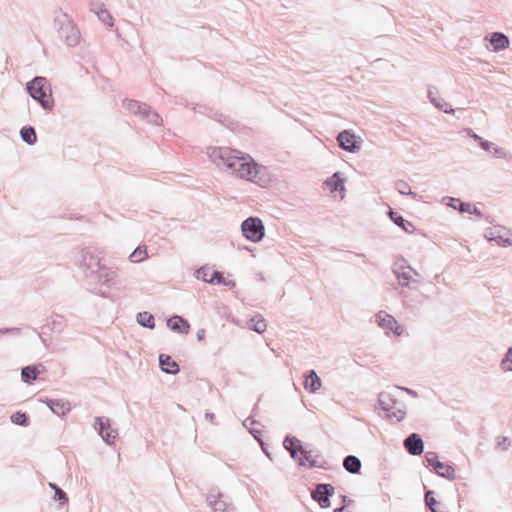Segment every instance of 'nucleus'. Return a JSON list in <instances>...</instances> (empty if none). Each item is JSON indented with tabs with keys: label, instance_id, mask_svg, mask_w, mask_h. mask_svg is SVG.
I'll list each match as a JSON object with an SVG mask.
<instances>
[{
	"label": "nucleus",
	"instance_id": "nucleus-1",
	"mask_svg": "<svg viewBox=\"0 0 512 512\" xmlns=\"http://www.w3.org/2000/svg\"><path fill=\"white\" fill-rule=\"evenodd\" d=\"M101 252L94 247H85L76 260L84 274L87 289L96 295L108 298L111 289H120L121 281L115 270L101 262Z\"/></svg>",
	"mask_w": 512,
	"mask_h": 512
},
{
	"label": "nucleus",
	"instance_id": "nucleus-2",
	"mask_svg": "<svg viewBox=\"0 0 512 512\" xmlns=\"http://www.w3.org/2000/svg\"><path fill=\"white\" fill-rule=\"evenodd\" d=\"M211 157L218 166L230 170L236 177L258 184L263 182L261 170L264 168L250 155L229 147H218L213 150Z\"/></svg>",
	"mask_w": 512,
	"mask_h": 512
},
{
	"label": "nucleus",
	"instance_id": "nucleus-3",
	"mask_svg": "<svg viewBox=\"0 0 512 512\" xmlns=\"http://www.w3.org/2000/svg\"><path fill=\"white\" fill-rule=\"evenodd\" d=\"M284 448L290 453L292 459L297 461L300 466L309 468H326V461L311 459V450L305 448L302 442L292 435H287L283 442Z\"/></svg>",
	"mask_w": 512,
	"mask_h": 512
},
{
	"label": "nucleus",
	"instance_id": "nucleus-4",
	"mask_svg": "<svg viewBox=\"0 0 512 512\" xmlns=\"http://www.w3.org/2000/svg\"><path fill=\"white\" fill-rule=\"evenodd\" d=\"M26 90L29 96L37 101L44 110H53L54 99L52 96V87L46 77L35 76L26 83Z\"/></svg>",
	"mask_w": 512,
	"mask_h": 512
},
{
	"label": "nucleus",
	"instance_id": "nucleus-5",
	"mask_svg": "<svg viewBox=\"0 0 512 512\" xmlns=\"http://www.w3.org/2000/svg\"><path fill=\"white\" fill-rule=\"evenodd\" d=\"M54 27L58 32L59 38L69 47H75L79 44L81 33L75 22L67 13L60 12L54 18Z\"/></svg>",
	"mask_w": 512,
	"mask_h": 512
},
{
	"label": "nucleus",
	"instance_id": "nucleus-6",
	"mask_svg": "<svg viewBox=\"0 0 512 512\" xmlns=\"http://www.w3.org/2000/svg\"><path fill=\"white\" fill-rule=\"evenodd\" d=\"M378 406L386 412L388 419L395 418L396 422H401L406 416L405 405L399 401L389 392L383 391L378 394Z\"/></svg>",
	"mask_w": 512,
	"mask_h": 512
},
{
	"label": "nucleus",
	"instance_id": "nucleus-7",
	"mask_svg": "<svg viewBox=\"0 0 512 512\" xmlns=\"http://www.w3.org/2000/svg\"><path fill=\"white\" fill-rule=\"evenodd\" d=\"M94 428L107 445H113L118 437V430L113 428L110 419L105 416L94 418Z\"/></svg>",
	"mask_w": 512,
	"mask_h": 512
},
{
	"label": "nucleus",
	"instance_id": "nucleus-8",
	"mask_svg": "<svg viewBox=\"0 0 512 512\" xmlns=\"http://www.w3.org/2000/svg\"><path fill=\"white\" fill-rule=\"evenodd\" d=\"M484 236L501 247L512 246V231L508 226H490L485 230Z\"/></svg>",
	"mask_w": 512,
	"mask_h": 512
},
{
	"label": "nucleus",
	"instance_id": "nucleus-9",
	"mask_svg": "<svg viewBox=\"0 0 512 512\" xmlns=\"http://www.w3.org/2000/svg\"><path fill=\"white\" fill-rule=\"evenodd\" d=\"M338 146L349 153H356L361 149L363 140L351 130H343L336 137Z\"/></svg>",
	"mask_w": 512,
	"mask_h": 512
},
{
	"label": "nucleus",
	"instance_id": "nucleus-10",
	"mask_svg": "<svg viewBox=\"0 0 512 512\" xmlns=\"http://www.w3.org/2000/svg\"><path fill=\"white\" fill-rule=\"evenodd\" d=\"M335 493V488L329 483H318L311 491V498L319 504L323 509L329 508L331 505L330 497Z\"/></svg>",
	"mask_w": 512,
	"mask_h": 512
},
{
	"label": "nucleus",
	"instance_id": "nucleus-11",
	"mask_svg": "<svg viewBox=\"0 0 512 512\" xmlns=\"http://www.w3.org/2000/svg\"><path fill=\"white\" fill-rule=\"evenodd\" d=\"M206 500L213 512H226L229 508L234 507L217 487L209 489Z\"/></svg>",
	"mask_w": 512,
	"mask_h": 512
},
{
	"label": "nucleus",
	"instance_id": "nucleus-12",
	"mask_svg": "<svg viewBox=\"0 0 512 512\" xmlns=\"http://www.w3.org/2000/svg\"><path fill=\"white\" fill-rule=\"evenodd\" d=\"M376 323L387 332H393L396 336H401L404 329L392 315L385 311H379L376 314Z\"/></svg>",
	"mask_w": 512,
	"mask_h": 512
},
{
	"label": "nucleus",
	"instance_id": "nucleus-13",
	"mask_svg": "<svg viewBox=\"0 0 512 512\" xmlns=\"http://www.w3.org/2000/svg\"><path fill=\"white\" fill-rule=\"evenodd\" d=\"M404 448L412 456H419L424 452V441L420 434L411 433L403 442Z\"/></svg>",
	"mask_w": 512,
	"mask_h": 512
},
{
	"label": "nucleus",
	"instance_id": "nucleus-14",
	"mask_svg": "<svg viewBox=\"0 0 512 512\" xmlns=\"http://www.w3.org/2000/svg\"><path fill=\"white\" fill-rule=\"evenodd\" d=\"M223 273L218 270H211L207 266H202L196 270V278L200 279L209 284H217L221 285V280H223Z\"/></svg>",
	"mask_w": 512,
	"mask_h": 512
},
{
	"label": "nucleus",
	"instance_id": "nucleus-15",
	"mask_svg": "<svg viewBox=\"0 0 512 512\" xmlns=\"http://www.w3.org/2000/svg\"><path fill=\"white\" fill-rule=\"evenodd\" d=\"M167 327L172 331L187 335L190 331V323L180 315H173L167 319Z\"/></svg>",
	"mask_w": 512,
	"mask_h": 512
},
{
	"label": "nucleus",
	"instance_id": "nucleus-16",
	"mask_svg": "<svg viewBox=\"0 0 512 512\" xmlns=\"http://www.w3.org/2000/svg\"><path fill=\"white\" fill-rule=\"evenodd\" d=\"M64 327H65V320H64L63 316L56 315L55 318L51 321V323H48V324L42 326V328H41L42 332H38L37 329H33V330L35 333H37V335L41 339L42 343L44 345H47L46 339L43 337V335L45 334L44 330L47 329L51 332L61 333L63 331Z\"/></svg>",
	"mask_w": 512,
	"mask_h": 512
},
{
	"label": "nucleus",
	"instance_id": "nucleus-17",
	"mask_svg": "<svg viewBox=\"0 0 512 512\" xmlns=\"http://www.w3.org/2000/svg\"><path fill=\"white\" fill-rule=\"evenodd\" d=\"M243 237L251 242H259L265 236V226H240Z\"/></svg>",
	"mask_w": 512,
	"mask_h": 512
},
{
	"label": "nucleus",
	"instance_id": "nucleus-18",
	"mask_svg": "<svg viewBox=\"0 0 512 512\" xmlns=\"http://www.w3.org/2000/svg\"><path fill=\"white\" fill-rule=\"evenodd\" d=\"M44 370L45 367L42 364L24 366L21 369V379L24 383L31 384Z\"/></svg>",
	"mask_w": 512,
	"mask_h": 512
},
{
	"label": "nucleus",
	"instance_id": "nucleus-19",
	"mask_svg": "<svg viewBox=\"0 0 512 512\" xmlns=\"http://www.w3.org/2000/svg\"><path fill=\"white\" fill-rule=\"evenodd\" d=\"M304 377H305V380H304V388L310 392V393H315L317 392L321 386H322V380L321 378L318 376V374L316 373L315 370L311 369V370H308L305 374H304Z\"/></svg>",
	"mask_w": 512,
	"mask_h": 512
},
{
	"label": "nucleus",
	"instance_id": "nucleus-20",
	"mask_svg": "<svg viewBox=\"0 0 512 512\" xmlns=\"http://www.w3.org/2000/svg\"><path fill=\"white\" fill-rule=\"evenodd\" d=\"M159 366L166 374L176 375L180 371L178 363L167 354L159 355Z\"/></svg>",
	"mask_w": 512,
	"mask_h": 512
},
{
	"label": "nucleus",
	"instance_id": "nucleus-21",
	"mask_svg": "<svg viewBox=\"0 0 512 512\" xmlns=\"http://www.w3.org/2000/svg\"><path fill=\"white\" fill-rule=\"evenodd\" d=\"M43 402L46 403L49 409L58 416H65L71 410L69 402H65L63 400L46 399Z\"/></svg>",
	"mask_w": 512,
	"mask_h": 512
},
{
	"label": "nucleus",
	"instance_id": "nucleus-22",
	"mask_svg": "<svg viewBox=\"0 0 512 512\" xmlns=\"http://www.w3.org/2000/svg\"><path fill=\"white\" fill-rule=\"evenodd\" d=\"M490 44L493 51L499 52L509 47L510 39L502 32H493L490 34Z\"/></svg>",
	"mask_w": 512,
	"mask_h": 512
},
{
	"label": "nucleus",
	"instance_id": "nucleus-23",
	"mask_svg": "<svg viewBox=\"0 0 512 512\" xmlns=\"http://www.w3.org/2000/svg\"><path fill=\"white\" fill-rule=\"evenodd\" d=\"M345 179L342 177L341 172H335L331 177L327 178L325 185L331 190V192H343L345 191Z\"/></svg>",
	"mask_w": 512,
	"mask_h": 512
},
{
	"label": "nucleus",
	"instance_id": "nucleus-24",
	"mask_svg": "<svg viewBox=\"0 0 512 512\" xmlns=\"http://www.w3.org/2000/svg\"><path fill=\"white\" fill-rule=\"evenodd\" d=\"M344 469L351 474H360L362 463L361 460L355 455H347L343 459Z\"/></svg>",
	"mask_w": 512,
	"mask_h": 512
},
{
	"label": "nucleus",
	"instance_id": "nucleus-25",
	"mask_svg": "<svg viewBox=\"0 0 512 512\" xmlns=\"http://www.w3.org/2000/svg\"><path fill=\"white\" fill-rule=\"evenodd\" d=\"M434 472L439 476L447 480H454L456 478L455 469L452 465L445 463V462H439L437 464V467H435Z\"/></svg>",
	"mask_w": 512,
	"mask_h": 512
},
{
	"label": "nucleus",
	"instance_id": "nucleus-26",
	"mask_svg": "<svg viewBox=\"0 0 512 512\" xmlns=\"http://www.w3.org/2000/svg\"><path fill=\"white\" fill-rule=\"evenodd\" d=\"M410 272L411 271H409V270L408 271H406V270L398 271V269H396L394 274L401 286L408 287V288L412 289V288H414L412 286V284H414V283L419 284L420 280L413 278L410 275Z\"/></svg>",
	"mask_w": 512,
	"mask_h": 512
},
{
	"label": "nucleus",
	"instance_id": "nucleus-27",
	"mask_svg": "<svg viewBox=\"0 0 512 512\" xmlns=\"http://www.w3.org/2000/svg\"><path fill=\"white\" fill-rule=\"evenodd\" d=\"M443 201L444 203L455 209V210H458L460 213H465L466 211H470V203L469 202H464L462 200H460L459 198H453V197H444L443 198Z\"/></svg>",
	"mask_w": 512,
	"mask_h": 512
},
{
	"label": "nucleus",
	"instance_id": "nucleus-28",
	"mask_svg": "<svg viewBox=\"0 0 512 512\" xmlns=\"http://www.w3.org/2000/svg\"><path fill=\"white\" fill-rule=\"evenodd\" d=\"M124 105L131 113L139 115L141 117L143 116L145 111H148V105L137 100L126 99L124 101Z\"/></svg>",
	"mask_w": 512,
	"mask_h": 512
},
{
	"label": "nucleus",
	"instance_id": "nucleus-29",
	"mask_svg": "<svg viewBox=\"0 0 512 512\" xmlns=\"http://www.w3.org/2000/svg\"><path fill=\"white\" fill-rule=\"evenodd\" d=\"M136 321L140 326L144 328L151 330L155 328V318L150 312H138L136 315Z\"/></svg>",
	"mask_w": 512,
	"mask_h": 512
},
{
	"label": "nucleus",
	"instance_id": "nucleus-30",
	"mask_svg": "<svg viewBox=\"0 0 512 512\" xmlns=\"http://www.w3.org/2000/svg\"><path fill=\"white\" fill-rule=\"evenodd\" d=\"M20 137L28 145H34L37 142V134L32 126H23L20 130Z\"/></svg>",
	"mask_w": 512,
	"mask_h": 512
},
{
	"label": "nucleus",
	"instance_id": "nucleus-31",
	"mask_svg": "<svg viewBox=\"0 0 512 512\" xmlns=\"http://www.w3.org/2000/svg\"><path fill=\"white\" fill-rule=\"evenodd\" d=\"M10 421L21 427H28L30 425V416L26 412L16 411L11 414Z\"/></svg>",
	"mask_w": 512,
	"mask_h": 512
},
{
	"label": "nucleus",
	"instance_id": "nucleus-32",
	"mask_svg": "<svg viewBox=\"0 0 512 512\" xmlns=\"http://www.w3.org/2000/svg\"><path fill=\"white\" fill-rule=\"evenodd\" d=\"M248 328L261 334L266 330L267 324L264 318L255 316L249 320Z\"/></svg>",
	"mask_w": 512,
	"mask_h": 512
},
{
	"label": "nucleus",
	"instance_id": "nucleus-33",
	"mask_svg": "<svg viewBox=\"0 0 512 512\" xmlns=\"http://www.w3.org/2000/svg\"><path fill=\"white\" fill-rule=\"evenodd\" d=\"M465 213L476 215L478 217V221H484L489 224L496 221L492 215L482 212L476 205L470 204V211H466Z\"/></svg>",
	"mask_w": 512,
	"mask_h": 512
},
{
	"label": "nucleus",
	"instance_id": "nucleus-34",
	"mask_svg": "<svg viewBox=\"0 0 512 512\" xmlns=\"http://www.w3.org/2000/svg\"><path fill=\"white\" fill-rule=\"evenodd\" d=\"M48 486L54 490V500L58 501L61 505L68 503V496L62 488L54 482H49Z\"/></svg>",
	"mask_w": 512,
	"mask_h": 512
},
{
	"label": "nucleus",
	"instance_id": "nucleus-35",
	"mask_svg": "<svg viewBox=\"0 0 512 512\" xmlns=\"http://www.w3.org/2000/svg\"><path fill=\"white\" fill-rule=\"evenodd\" d=\"M465 132L467 133L468 136H470L472 139H474L475 141L478 142L479 146L485 150V151H490V148L492 147L493 145V142L491 141H488V140H485L484 138H482L481 136H479L478 134H476L471 128H466L465 129Z\"/></svg>",
	"mask_w": 512,
	"mask_h": 512
},
{
	"label": "nucleus",
	"instance_id": "nucleus-36",
	"mask_svg": "<svg viewBox=\"0 0 512 512\" xmlns=\"http://www.w3.org/2000/svg\"><path fill=\"white\" fill-rule=\"evenodd\" d=\"M147 248L145 245H139L129 256L133 263H139L147 258Z\"/></svg>",
	"mask_w": 512,
	"mask_h": 512
},
{
	"label": "nucleus",
	"instance_id": "nucleus-37",
	"mask_svg": "<svg viewBox=\"0 0 512 512\" xmlns=\"http://www.w3.org/2000/svg\"><path fill=\"white\" fill-rule=\"evenodd\" d=\"M398 269V271H403V270H409V271H412V273L415 275V276H420L419 272L417 270H415L414 268H412L408 263H407V260L403 257H399L395 262H394V265H393V273H395V270Z\"/></svg>",
	"mask_w": 512,
	"mask_h": 512
},
{
	"label": "nucleus",
	"instance_id": "nucleus-38",
	"mask_svg": "<svg viewBox=\"0 0 512 512\" xmlns=\"http://www.w3.org/2000/svg\"><path fill=\"white\" fill-rule=\"evenodd\" d=\"M431 103L444 113L453 114L455 112L451 105L441 97L433 98Z\"/></svg>",
	"mask_w": 512,
	"mask_h": 512
},
{
	"label": "nucleus",
	"instance_id": "nucleus-39",
	"mask_svg": "<svg viewBox=\"0 0 512 512\" xmlns=\"http://www.w3.org/2000/svg\"><path fill=\"white\" fill-rule=\"evenodd\" d=\"M142 118L154 125H160L162 122L161 116L156 111H152L149 105L148 111L144 112Z\"/></svg>",
	"mask_w": 512,
	"mask_h": 512
},
{
	"label": "nucleus",
	"instance_id": "nucleus-40",
	"mask_svg": "<svg viewBox=\"0 0 512 512\" xmlns=\"http://www.w3.org/2000/svg\"><path fill=\"white\" fill-rule=\"evenodd\" d=\"M500 367L503 371L512 372V346L509 347L500 362Z\"/></svg>",
	"mask_w": 512,
	"mask_h": 512
},
{
	"label": "nucleus",
	"instance_id": "nucleus-41",
	"mask_svg": "<svg viewBox=\"0 0 512 512\" xmlns=\"http://www.w3.org/2000/svg\"><path fill=\"white\" fill-rule=\"evenodd\" d=\"M395 188L397 189V191L402 194V195H411L412 197H416V193H414L412 190H411V187L408 185L407 182H405L404 180H398L396 181L395 183Z\"/></svg>",
	"mask_w": 512,
	"mask_h": 512
},
{
	"label": "nucleus",
	"instance_id": "nucleus-42",
	"mask_svg": "<svg viewBox=\"0 0 512 512\" xmlns=\"http://www.w3.org/2000/svg\"><path fill=\"white\" fill-rule=\"evenodd\" d=\"M424 458L427 466L430 467L433 471L435 467H437V464L440 462L438 454L434 451L426 452Z\"/></svg>",
	"mask_w": 512,
	"mask_h": 512
},
{
	"label": "nucleus",
	"instance_id": "nucleus-43",
	"mask_svg": "<svg viewBox=\"0 0 512 512\" xmlns=\"http://www.w3.org/2000/svg\"><path fill=\"white\" fill-rule=\"evenodd\" d=\"M96 15L98 16L99 20L104 24L108 26L113 25V18L106 8H101L99 11H97Z\"/></svg>",
	"mask_w": 512,
	"mask_h": 512
},
{
	"label": "nucleus",
	"instance_id": "nucleus-44",
	"mask_svg": "<svg viewBox=\"0 0 512 512\" xmlns=\"http://www.w3.org/2000/svg\"><path fill=\"white\" fill-rule=\"evenodd\" d=\"M387 215L393 224H411L409 221L405 220L400 214L395 212L392 208L387 210Z\"/></svg>",
	"mask_w": 512,
	"mask_h": 512
},
{
	"label": "nucleus",
	"instance_id": "nucleus-45",
	"mask_svg": "<svg viewBox=\"0 0 512 512\" xmlns=\"http://www.w3.org/2000/svg\"><path fill=\"white\" fill-rule=\"evenodd\" d=\"M488 152L491 153L497 159H503L507 157V152L503 148L497 146L494 143L490 148V151Z\"/></svg>",
	"mask_w": 512,
	"mask_h": 512
},
{
	"label": "nucleus",
	"instance_id": "nucleus-46",
	"mask_svg": "<svg viewBox=\"0 0 512 512\" xmlns=\"http://www.w3.org/2000/svg\"><path fill=\"white\" fill-rule=\"evenodd\" d=\"M249 433L254 437V439L260 444L261 447L265 445V442L262 439V431L255 428H248Z\"/></svg>",
	"mask_w": 512,
	"mask_h": 512
},
{
	"label": "nucleus",
	"instance_id": "nucleus-47",
	"mask_svg": "<svg viewBox=\"0 0 512 512\" xmlns=\"http://www.w3.org/2000/svg\"><path fill=\"white\" fill-rule=\"evenodd\" d=\"M511 445V441L508 437H498L497 439V446L501 447L503 450H508L509 446Z\"/></svg>",
	"mask_w": 512,
	"mask_h": 512
},
{
	"label": "nucleus",
	"instance_id": "nucleus-48",
	"mask_svg": "<svg viewBox=\"0 0 512 512\" xmlns=\"http://www.w3.org/2000/svg\"><path fill=\"white\" fill-rule=\"evenodd\" d=\"M90 9L91 11H93L95 14L97 13V11H99L101 8H105V5L104 3H102L100 0H90Z\"/></svg>",
	"mask_w": 512,
	"mask_h": 512
},
{
	"label": "nucleus",
	"instance_id": "nucleus-49",
	"mask_svg": "<svg viewBox=\"0 0 512 512\" xmlns=\"http://www.w3.org/2000/svg\"><path fill=\"white\" fill-rule=\"evenodd\" d=\"M240 224H263V221L257 216H250L244 219Z\"/></svg>",
	"mask_w": 512,
	"mask_h": 512
},
{
	"label": "nucleus",
	"instance_id": "nucleus-50",
	"mask_svg": "<svg viewBox=\"0 0 512 512\" xmlns=\"http://www.w3.org/2000/svg\"><path fill=\"white\" fill-rule=\"evenodd\" d=\"M250 425H255V424H259V422L257 420H255L253 418V416H249L247 417L243 422H242V425L244 427H246L247 429L249 428L248 426Z\"/></svg>",
	"mask_w": 512,
	"mask_h": 512
},
{
	"label": "nucleus",
	"instance_id": "nucleus-51",
	"mask_svg": "<svg viewBox=\"0 0 512 512\" xmlns=\"http://www.w3.org/2000/svg\"><path fill=\"white\" fill-rule=\"evenodd\" d=\"M7 333H20V328L13 327V328H2L0 329V334H7Z\"/></svg>",
	"mask_w": 512,
	"mask_h": 512
},
{
	"label": "nucleus",
	"instance_id": "nucleus-52",
	"mask_svg": "<svg viewBox=\"0 0 512 512\" xmlns=\"http://www.w3.org/2000/svg\"><path fill=\"white\" fill-rule=\"evenodd\" d=\"M437 97H439L437 89L434 88V87L429 88V90H428V98H429L430 102H432L433 98H437Z\"/></svg>",
	"mask_w": 512,
	"mask_h": 512
},
{
	"label": "nucleus",
	"instance_id": "nucleus-53",
	"mask_svg": "<svg viewBox=\"0 0 512 512\" xmlns=\"http://www.w3.org/2000/svg\"><path fill=\"white\" fill-rule=\"evenodd\" d=\"M222 286H226L229 288H234L236 286V283L234 280H227L225 277H223V280L220 281Z\"/></svg>",
	"mask_w": 512,
	"mask_h": 512
},
{
	"label": "nucleus",
	"instance_id": "nucleus-54",
	"mask_svg": "<svg viewBox=\"0 0 512 512\" xmlns=\"http://www.w3.org/2000/svg\"><path fill=\"white\" fill-rule=\"evenodd\" d=\"M396 388L405 391L406 393H408L412 397H417L418 396V393L415 390H413V389H410V388H407V387H400V386H396Z\"/></svg>",
	"mask_w": 512,
	"mask_h": 512
},
{
	"label": "nucleus",
	"instance_id": "nucleus-55",
	"mask_svg": "<svg viewBox=\"0 0 512 512\" xmlns=\"http://www.w3.org/2000/svg\"><path fill=\"white\" fill-rule=\"evenodd\" d=\"M400 228H402L406 233H409V234H412V233H415L417 230L416 226H406V225H403V226H399Z\"/></svg>",
	"mask_w": 512,
	"mask_h": 512
},
{
	"label": "nucleus",
	"instance_id": "nucleus-56",
	"mask_svg": "<svg viewBox=\"0 0 512 512\" xmlns=\"http://www.w3.org/2000/svg\"><path fill=\"white\" fill-rule=\"evenodd\" d=\"M340 498H341V501H342L343 505H346V507L354 502L352 499H350L346 495H340Z\"/></svg>",
	"mask_w": 512,
	"mask_h": 512
},
{
	"label": "nucleus",
	"instance_id": "nucleus-57",
	"mask_svg": "<svg viewBox=\"0 0 512 512\" xmlns=\"http://www.w3.org/2000/svg\"><path fill=\"white\" fill-rule=\"evenodd\" d=\"M312 452H311V459H316L318 461L319 458L321 457V454H320V451L319 450H313V449H310Z\"/></svg>",
	"mask_w": 512,
	"mask_h": 512
},
{
	"label": "nucleus",
	"instance_id": "nucleus-58",
	"mask_svg": "<svg viewBox=\"0 0 512 512\" xmlns=\"http://www.w3.org/2000/svg\"><path fill=\"white\" fill-rule=\"evenodd\" d=\"M196 336H197V340H198V341H202V340H204V337H205V330H204V329H199V330L197 331Z\"/></svg>",
	"mask_w": 512,
	"mask_h": 512
},
{
	"label": "nucleus",
	"instance_id": "nucleus-59",
	"mask_svg": "<svg viewBox=\"0 0 512 512\" xmlns=\"http://www.w3.org/2000/svg\"><path fill=\"white\" fill-rule=\"evenodd\" d=\"M214 418H215L214 413H212V412H206V413H205V419H206V420H209V421H211V422H212V421L214 420Z\"/></svg>",
	"mask_w": 512,
	"mask_h": 512
},
{
	"label": "nucleus",
	"instance_id": "nucleus-60",
	"mask_svg": "<svg viewBox=\"0 0 512 512\" xmlns=\"http://www.w3.org/2000/svg\"><path fill=\"white\" fill-rule=\"evenodd\" d=\"M346 509V505H342L334 509V512H344Z\"/></svg>",
	"mask_w": 512,
	"mask_h": 512
},
{
	"label": "nucleus",
	"instance_id": "nucleus-61",
	"mask_svg": "<svg viewBox=\"0 0 512 512\" xmlns=\"http://www.w3.org/2000/svg\"><path fill=\"white\" fill-rule=\"evenodd\" d=\"M224 116L222 114H218L216 113L215 114V119L218 120L219 122H224V120L222 119Z\"/></svg>",
	"mask_w": 512,
	"mask_h": 512
},
{
	"label": "nucleus",
	"instance_id": "nucleus-62",
	"mask_svg": "<svg viewBox=\"0 0 512 512\" xmlns=\"http://www.w3.org/2000/svg\"><path fill=\"white\" fill-rule=\"evenodd\" d=\"M261 448H262L263 452H264V453H265L269 458H271V454H270V452L268 451V449L265 447V445H264L263 447H261Z\"/></svg>",
	"mask_w": 512,
	"mask_h": 512
},
{
	"label": "nucleus",
	"instance_id": "nucleus-63",
	"mask_svg": "<svg viewBox=\"0 0 512 512\" xmlns=\"http://www.w3.org/2000/svg\"><path fill=\"white\" fill-rule=\"evenodd\" d=\"M245 249H246V250H248V251H250V252H252V251H253V250H252V248H251V247H248V246H246V247H245Z\"/></svg>",
	"mask_w": 512,
	"mask_h": 512
},
{
	"label": "nucleus",
	"instance_id": "nucleus-64",
	"mask_svg": "<svg viewBox=\"0 0 512 512\" xmlns=\"http://www.w3.org/2000/svg\"><path fill=\"white\" fill-rule=\"evenodd\" d=\"M257 407H258V405L256 404L252 411L254 412L257 409Z\"/></svg>",
	"mask_w": 512,
	"mask_h": 512
}]
</instances>
